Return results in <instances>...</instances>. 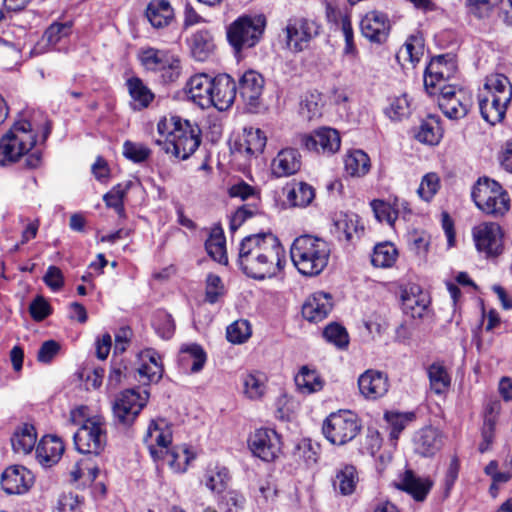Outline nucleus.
Masks as SVG:
<instances>
[{
	"mask_svg": "<svg viewBox=\"0 0 512 512\" xmlns=\"http://www.w3.org/2000/svg\"><path fill=\"white\" fill-rule=\"evenodd\" d=\"M231 480L229 470L226 467L216 466L206 473L205 485L212 492L223 493Z\"/></svg>",
	"mask_w": 512,
	"mask_h": 512,
	"instance_id": "49530a36",
	"label": "nucleus"
},
{
	"mask_svg": "<svg viewBox=\"0 0 512 512\" xmlns=\"http://www.w3.org/2000/svg\"><path fill=\"white\" fill-rule=\"evenodd\" d=\"M146 17L155 28L168 26L174 19V9L168 0H151L146 8Z\"/></svg>",
	"mask_w": 512,
	"mask_h": 512,
	"instance_id": "2f4dec72",
	"label": "nucleus"
},
{
	"mask_svg": "<svg viewBox=\"0 0 512 512\" xmlns=\"http://www.w3.org/2000/svg\"><path fill=\"white\" fill-rule=\"evenodd\" d=\"M265 25L266 20L263 15L240 16L227 28L228 42L237 53L245 48L254 47L259 42Z\"/></svg>",
	"mask_w": 512,
	"mask_h": 512,
	"instance_id": "0eeeda50",
	"label": "nucleus"
},
{
	"mask_svg": "<svg viewBox=\"0 0 512 512\" xmlns=\"http://www.w3.org/2000/svg\"><path fill=\"white\" fill-rule=\"evenodd\" d=\"M414 414H401L394 412H387L385 419L390 427V438L393 441H397L400 433L405 429L407 424L413 419Z\"/></svg>",
	"mask_w": 512,
	"mask_h": 512,
	"instance_id": "4d7b16f0",
	"label": "nucleus"
},
{
	"mask_svg": "<svg viewBox=\"0 0 512 512\" xmlns=\"http://www.w3.org/2000/svg\"><path fill=\"white\" fill-rule=\"evenodd\" d=\"M323 336L327 342L334 344L339 349L347 348L349 344V335L342 325L330 323L323 330Z\"/></svg>",
	"mask_w": 512,
	"mask_h": 512,
	"instance_id": "603ef678",
	"label": "nucleus"
},
{
	"mask_svg": "<svg viewBox=\"0 0 512 512\" xmlns=\"http://www.w3.org/2000/svg\"><path fill=\"white\" fill-rule=\"evenodd\" d=\"M395 486L421 502L427 497L433 482L429 478L418 477L412 470H406Z\"/></svg>",
	"mask_w": 512,
	"mask_h": 512,
	"instance_id": "a878e982",
	"label": "nucleus"
},
{
	"mask_svg": "<svg viewBox=\"0 0 512 512\" xmlns=\"http://www.w3.org/2000/svg\"><path fill=\"white\" fill-rule=\"evenodd\" d=\"M225 287L221 278L213 273L206 277L205 301L209 304L217 303L225 295Z\"/></svg>",
	"mask_w": 512,
	"mask_h": 512,
	"instance_id": "6e6d98bb",
	"label": "nucleus"
},
{
	"mask_svg": "<svg viewBox=\"0 0 512 512\" xmlns=\"http://www.w3.org/2000/svg\"><path fill=\"white\" fill-rule=\"evenodd\" d=\"M476 249L486 257H496L503 251V231L499 224L483 222L472 230Z\"/></svg>",
	"mask_w": 512,
	"mask_h": 512,
	"instance_id": "4468645a",
	"label": "nucleus"
},
{
	"mask_svg": "<svg viewBox=\"0 0 512 512\" xmlns=\"http://www.w3.org/2000/svg\"><path fill=\"white\" fill-rule=\"evenodd\" d=\"M29 313L34 321L40 322L52 313L49 302L41 295H38L29 305Z\"/></svg>",
	"mask_w": 512,
	"mask_h": 512,
	"instance_id": "774afa93",
	"label": "nucleus"
},
{
	"mask_svg": "<svg viewBox=\"0 0 512 512\" xmlns=\"http://www.w3.org/2000/svg\"><path fill=\"white\" fill-rule=\"evenodd\" d=\"M32 484V475L23 466H11L4 470L1 485L7 494H22L28 491Z\"/></svg>",
	"mask_w": 512,
	"mask_h": 512,
	"instance_id": "b1692460",
	"label": "nucleus"
},
{
	"mask_svg": "<svg viewBox=\"0 0 512 512\" xmlns=\"http://www.w3.org/2000/svg\"><path fill=\"white\" fill-rule=\"evenodd\" d=\"M295 384L303 394H311L323 388V380L316 370L303 366L295 376Z\"/></svg>",
	"mask_w": 512,
	"mask_h": 512,
	"instance_id": "ea45409f",
	"label": "nucleus"
},
{
	"mask_svg": "<svg viewBox=\"0 0 512 512\" xmlns=\"http://www.w3.org/2000/svg\"><path fill=\"white\" fill-rule=\"evenodd\" d=\"M212 80L207 74L201 73L190 77L186 84L188 97L203 109L211 107Z\"/></svg>",
	"mask_w": 512,
	"mask_h": 512,
	"instance_id": "393cba45",
	"label": "nucleus"
},
{
	"mask_svg": "<svg viewBox=\"0 0 512 512\" xmlns=\"http://www.w3.org/2000/svg\"><path fill=\"white\" fill-rule=\"evenodd\" d=\"M157 130L165 139H157L159 145L167 154L171 153L181 160L188 159L201 143V130L196 124L180 117L172 116L170 119L159 121Z\"/></svg>",
	"mask_w": 512,
	"mask_h": 512,
	"instance_id": "7ed1b4c3",
	"label": "nucleus"
},
{
	"mask_svg": "<svg viewBox=\"0 0 512 512\" xmlns=\"http://www.w3.org/2000/svg\"><path fill=\"white\" fill-rule=\"evenodd\" d=\"M360 230L363 228L359 227L358 216L355 214H340L334 221L333 233L340 241H352Z\"/></svg>",
	"mask_w": 512,
	"mask_h": 512,
	"instance_id": "e433bc0d",
	"label": "nucleus"
},
{
	"mask_svg": "<svg viewBox=\"0 0 512 512\" xmlns=\"http://www.w3.org/2000/svg\"><path fill=\"white\" fill-rule=\"evenodd\" d=\"M164 420H152L148 426L144 442L147 444L151 457L158 461L164 456L165 450L169 449L172 442V434Z\"/></svg>",
	"mask_w": 512,
	"mask_h": 512,
	"instance_id": "aec40b11",
	"label": "nucleus"
},
{
	"mask_svg": "<svg viewBox=\"0 0 512 512\" xmlns=\"http://www.w3.org/2000/svg\"><path fill=\"white\" fill-rule=\"evenodd\" d=\"M472 104L471 94L463 88L455 85L441 86L438 105L447 118L458 120L465 117Z\"/></svg>",
	"mask_w": 512,
	"mask_h": 512,
	"instance_id": "9b49d317",
	"label": "nucleus"
},
{
	"mask_svg": "<svg viewBox=\"0 0 512 512\" xmlns=\"http://www.w3.org/2000/svg\"><path fill=\"white\" fill-rule=\"evenodd\" d=\"M76 449L82 454L99 455L107 444L106 422L102 416H92L73 436Z\"/></svg>",
	"mask_w": 512,
	"mask_h": 512,
	"instance_id": "1a4fd4ad",
	"label": "nucleus"
},
{
	"mask_svg": "<svg viewBox=\"0 0 512 512\" xmlns=\"http://www.w3.org/2000/svg\"><path fill=\"white\" fill-rule=\"evenodd\" d=\"M359 481L357 470L352 465H345L336 472L333 486L342 495H351Z\"/></svg>",
	"mask_w": 512,
	"mask_h": 512,
	"instance_id": "58836bf2",
	"label": "nucleus"
},
{
	"mask_svg": "<svg viewBox=\"0 0 512 512\" xmlns=\"http://www.w3.org/2000/svg\"><path fill=\"white\" fill-rule=\"evenodd\" d=\"M138 59L146 71L157 74L164 84L174 83L181 76V59L169 50L142 48L138 52Z\"/></svg>",
	"mask_w": 512,
	"mask_h": 512,
	"instance_id": "39448f33",
	"label": "nucleus"
},
{
	"mask_svg": "<svg viewBox=\"0 0 512 512\" xmlns=\"http://www.w3.org/2000/svg\"><path fill=\"white\" fill-rule=\"evenodd\" d=\"M361 423L358 416L349 410L331 413L323 422L322 431L325 438L334 445H345L360 432Z\"/></svg>",
	"mask_w": 512,
	"mask_h": 512,
	"instance_id": "6e6552de",
	"label": "nucleus"
},
{
	"mask_svg": "<svg viewBox=\"0 0 512 512\" xmlns=\"http://www.w3.org/2000/svg\"><path fill=\"white\" fill-rule=\"evenodd\" d=\"M248 447L252 454L263 461H274L281 452V437L273 429L259 428L250 434Z\"/></svg>",
	"mask_w": 512,
	"mask_h": 512,
	"instance_id": "ddd939ff",
	"label": "nucleus"
},
{
	"mask_svg": "<svg viewBox=\"0 0 512 512\" xmlns=\"http://www.w3.org/2000/svg\"><path fill=\"white\" fill-rule=\"evenodd\" d=\"M271 168L276 177L293 175L301 168V155L293 148L282 149L273 159Z\"/></svg>",
	"mask_w": 512,
	"mask_h": 512,
	"instance_id": "c85d7f7f",
	"label": "nucleus"
},
{
	"mask_svg": "<svg viewBox=\"0 0 512 512\" xmlns=\"http://www.w3.org/2000/svg\"><path fill=\"white\" fill-rule=\"evenodd\" d=\"M238 265L250 278L263 280L280 273L286 263V253L273 233L251 234L239 245Z\"/></svg>",
	"mask_w": 512,
	"mask_h": 512,
	"instance_id": "f257e3e1",
	"label": "nucleus"
},
{
	"mask_svg": "<svg viewBox=\"0 0 512 512\" xmlns=\"http://www.w3.org/2000/svg\"><path fill=\"white\" fill-rule=\"evenodd\" d=\"M187 42L191 55L196 61H206L215 49L213 35L208 29L197 30Z\"/></svg>",
	"mask_w": 512,
	"mask_h": 512,
	"instance_id": "c756f323",
	"label": "nucleus"
},
{
	"mask_svg": "<svg viewBox=\"0 0 512 512\" xmlns=\"http://www.w3.org/2000/svg\"><path fill=\"white\" fill-rule=\"evenodd\" d=\"M251 336V327L247 320H237L226 330L227 340L233 344H241Z\"/></svg>",
	"mask_w": 512,
	"mask_h": 512,
	"instance_id": "5fc2aeb1",
	"label": "nucleus"
},
{
	"mask_svg": "<svg viewBox=\"0 0 512 512\" xmlns=\"http://www.w3.org/2000/svg\"><path fill=\"white\" fill-rule=\"evenodd\" d=\"M143 361L138 368L139 381L144 385L158 382L163 375V366L160 355L152 349H147L140 354Z\"/></svg>",
	"mask_w": 512,
	"mask_h": 512,
	"instance_id": "bb28decb",
	"label": "nucleus"
},
{
	"mask_svg": "<svg viewBox=\"0 0 512 512\" xmlns=\"http://www.w3.org/2000/svg\"><path fill=\"white\" fill-rule=\"evenodd\" d=\"M457 66L454 58L449 55H439L431 59L424 73V86L430 95L441 91V86H448L446 81L450 80L456 73Z\"/></svg>",
	"mask_w": 512,
	"mask_h": 512,
	"instance_id": "f8f14e48",
	"label": "nucleus"
},
{
	"mask_svg": "<svg viewBox=\"0 0 512 512\" xmlns=\"http://www.w3.org/2000/svg\"><path fill=\"white\" fill-rule=\"evenodd\" d=\"M228 194L231 198H239L243 201L252 198L253 202L260 203L257 190L244 181L232 185L228 190Z\"/></svg>",
	"mask_w": 512,
	"mask_h": 512,
	"instance_id": "338daca9",
	"label": "nucleus"
},
{
	"mask_svg": "<svg viewBox=\"0 0 512 512\" xmlns=\"http://www.w3.org/2000/svg\"><path fill=\"white\" fill-rule=\"evenodd\" d=\"M318 450V446L313 445L310 440L303 439L295 446L292 456L295 461L312 466L318 461Z\"/></svg>",
	"mask_w": 512,
	"mask_h": 512,
	"instance_id": "09e8293b",
	"label": "nucleus"
},
{
	"mask_svg": "<svg viewBox=\"0 0 512 512\" xmlns=\"http://www.w3.org/2000/svg\"><path fill=\"white\" fill-rule=\"evenodd\" d=\"M37 134L32 124L25 120L14 122L11 128L0 138V165L7 166L16 163L23 156L25 166L35 169L40 166L42 156L39 151L29 153L36 145Z\"/></svg>",
	"mask_w": 512,
	"mask_h": 512,
	"instance_id": "f03ea898",
	"label": "nucleus"
},
{
	"mask_svg": "<svg viewBox=\"0 0 512 512\" xmlns=\"http://www.w3.org/2000/svg\"><path fill=\"white\" fill-rule=\"evenodd\" d=\"M398 257V250L391 242L378 243L373 250L371 263L378 268H389L394 265Z\"/></svg>",
	"mask_w": 512,
	"mask_h": 512,
	"instance_id": "79ce46f5",
	"label": "nucleus"
},
{
	"mask_svg": "<svg viewBox=\"0 0 512 512\" xmlns=\"http://www.w3.org/2000/svg\"><path fill=\"white\" fill-rule=\"evenodd\" d=\"M148 399L147 390L126 389L122 391L112 405L115 422L123 427H130L147 405Z\"/></svg>",
	"mask_w": 512,
	"mask_h": 512,
	"instance_id": "9d476101",
	"label": "nucleus"
},
{
	"mask_svg": "<svg viewBox=\"0 0 512 512\" xmlns=\"http://www.w3.org/2000/svg\"><path fill=\"white\" fill-rule=\"evenodd\" d=\"M260 203L252 202L240 206L232 215L230 219V229L232 231L237 230L246 220L259 215Z\"/></svg>",
	"mask_w": 512,
	"mask_h": 512,
	"instance_id": "864d4df0",
	"label": "nucleus"
},
{
	"mask_svg": "<svg viewBox=\"0 0 512 512\" xmlns=\"http://www.w3.org/2000/svg\"><path fill=\"white\" fill-rule=\"evenodd\" d=\"M123 155L134 163H142L150 157L151 150L142 143L127 140L123 144Z\"/></svg>",
	"mask_w": 512,
	"mask_h": 512,
	"instance_id": "13d9d810",
	"label": "nucleus"
},
{
	"mask_svg": "<svg viewBox=\"0 0 512 512\" xmlns=\"http://www.w3.org/2000/svg\"><path fill=\"white\" fill-rule=\"evenodd\" d=\"M244 392L250 399H259L265 393V383L256 374H247L243 378Z\"/></svg>",
	"mask_w": 512,
	"mask_h": 512,
	"instance_id": "e2e57ef3",
	"label": "nucleus"
},
{
	"mask_svg": "<svg viewBox=\"0 0 512 512\" xmlns=\"http://www.w3.org/2000/svg\"><path fill=\"white\" fill-rule=\"evenodd\" d=\"M71 28V22H54L44 32V38L47 40L48 44L56 45L62 38L70 35Z\"/></svg>",
	"mask_w": 512,
	"mask_h": 512,
	"instance_id": "0e129e2a",
	"label": "nucleus"
},
{
	"mask_svg": "<svg viewBox=\"0 0 512 512\" xmlns=\"http://www.w3.org/2000/svg\"><path fill=\"white\" fill-rule=\"evenodd\" d=\"M64 452L62 441L55 436L43 437L36 447V457L44 466L57 463Z\"/></svg>",
	"mask_w": 512,
	"mask_h": 512,
	"instance_id": "7c9ffc66",
	"label": "nucleus"
},
{
	"mask_svg": "<svg viewBox=\"0 0 512 512\" xmlns=\"http://www.w3.org/2000/svg\"><path fill=\"white\" fill-rule=\"evenodd\" d=\"M211 107L219 111L229 109L237 96V84L228 74H219L212 80Z\"/></svg>",
	"mask_w": 512,
	"mask_h": 512,
	"instance_id": "f3484780",
	"label": "nucleus"
},
{
	"mask_svg": "<svg viewBox=\"0 0 512 512\" xmlns=\"http://www.w3.org/2000/svg\"><path fill=\"white\" fill-rule=\"evenodd\" d=\"M371 208L379 222L385 221L390 226L394 225L397 215L395 214L393 203L390 204L383 200L375 199L371 202Z\"/></svg>",
	"mask_w": 512,
	"mask_h": 512,
	"instance_id": "680f3d73",
	"label": "nucleus"
},
{
	"mask_svg": "<svg viewBox=\"0 0 512 512\" xmlns=\"http://www.w3.org/2000/svg\"><path fill=\"white\" fill-rule=\"evenodd\" d=\"M345 170L351 176H363L370 169V159L362 150L350 152L345 160Z\"/></svg>",
	"mask_w": 512,
	"mask_h": 512,
	"instance_id": "a18cd8bd",
	"label": "nucleus"
},
{
	"mask_svg": "<svg viewBox=\"0 0 512 512\" xmlns=\"http://www.w3.org/2000/svg\"><path fill=\"white\" fill-rule=\"evenodd\" d=\"M267 142L265 133L259 128H245L240 149L247 155L256 156L263 152Z\"/></svg>",
	"mask_w": 512,
	"mask_h": 512,
	"instance_id": "4c0bfd02",
	"label": "nucleus"
},
{
	"mask_svg": "<svg viewBox=\"0 0 512 512\" xmlns=\"http://www.w3.org/2000/svg\"><path fill=\"white\" fill-rule=\"evenodd\" d=\"M358 388L364 398L377 400L388 392V376L382 371L368 369L359 376Z\"/></svg>",
	"mask_w": 512,
	"mask_h": 512,
	"instance_id": "412c9836",
	"label": "nucleus"
},
{
	"mask_svg": "<svg viewBox=\"0 0 512 512\" xmlns=\"http://www.w3.org/2000/svg\"><path fill=\"white\" fill-rule=\"evenodd\" d=\"M301 143L309 151L331 155L339 150L341 139L337 130L322 127L312 134L303 135Z\"/></svg>",
	"mask_w": 512,
	"mask_h": 512,
	"instance_id": "dca6fc26",
	"label": "nucleus"
},
{
	"mask_svg": "<svg viewBox=\"0 0 512 512\" xmlns=\"http://www.w3.org/2000/svg\"><path fill=\"white\" fill-rule=\"evenodd\" d=\"M440 137L438 126L429 121H423L415 134V138L419 142L429 145L438 144Z\"/></svg>",
	"mask_w": 512,
	"mask_h": 512,
	"instance_id": "052dcab7",
	"label": "nucleus"
},
{
	"mask_svg": "<svg viewBox=\"0 0 512 512\" xmlns=\"http://www.w3.org/2000/svg\"><path fill=\"white\" fill-rule=\"evenodd\" d=\"M263 76L254 70H248L239 78L237 94L250 108H257L264 89Z\"/></svg>",
	"mask_w": 512,
	"mask_h": 512,
	"instance_id": "a211bd4d",
	"label": "nucleus"
},
{
	"mask_svg": "<svg viewBox=\"0 0 512 512\" xmlns=\"http://www.w3.org/2000/svg\"><path fill=\"white\" fill-rule=\"evenodd\" d=\"M424 46L422 39L416 36H410L400 50L404 60H409L412 64L418 63L423 55Z\"/></svg>",
	"mask_w": 512,
	"mask_h": 512,
	"instance_id": "bf43d9fd",
	"label": "nucleus"
},
{
	"mask_svg": "<svg viewBox=\"0 0 512 512\" xmlns=\"http://www.w3.org/2000/svg\"><path fill=\"white\" fill-rule=\"evenodd\" d=\"M322 96L317 91L307 92L301 97L300 114L307 120L317 119L322 115Z\"/></svg>",
	"mask_w": 512,
	"mask_h": 512,
	"instance_id": "c03bdc74",
	"label": "nucleus"
},
{
	"mask_svg": "<svg viewBox=\"0 0 512 512\" xmlns=\"http://www.w3.org/2000/svg\"><path fill=\"white\" fill-rule=\"evenodd\" d=\"M330 244L323 238L301 235L294 239L290 248V257L297 270L305 276L320 275L330 259Z\"/></svg>",
	"mask_w": 512,
	"mask_h": 512,
	"instance_id": "20e7f679",
	"label": "nucleus"
},
{
	"mask_svg": "<svg viewBox=\"0 0 512 512\" xmlns=\"http://www.w3.org/2000/svg\"><path fill=\"white\" fill-rule=\"evenodd\" d=\"M511 99L492 94L490 91H480L478 106L482 118L489 124L501 122L506 114Z\"/></svg>",
	"mask_w": 512,
	"mask_h": 512,
	"instance_id": "6ab92c4d",
	"label": "nucleus"
},
{
	"mask_svg": "<svg viewBox=\"0 0 512 512\" xmlns=\"http://www.w3.org/2000/svg\"><path fill=\"white\" fill-rule=\"evenodd\" d=\"M439 189V177L435 173L426 174L417 190L418 195L425 201H430Z\"/></svg>",
	"mask_w": 512,
	"mask_h": 512,
	"instance_id": "69168bd1",
	"label": "nucleus"
},
{
	"mask_svg": "<svg viewBox=\"0 0 512 512\" xmlns=\"http://www.w3.org/2000/svg\"><path fill=\"white\" fill-rule=\"evenodd\" d=\"M384 112L392 121H401L407 118L411 114V103L408 95L403 94L392 98Z\"/></svg>",
	"mask_w": 512,
	"mask_h": 512,
	"instance_id": "8fccbe9b",
	"label": "nucleus"
},
{
	"mask_svg": "<svg viewBox=\"0 0 512 512\" xmlns=\"http://www.w3.org/2000/svg\"><path fill=\"white\" fill-rule=\"evenodd\" d=\"M37 441L36 429L31 424H23L13 434L11 443L16 453L27 455L35 447Z\"/></svg>",
	"mask_w": 512,
	"mask_h": 512,
	"instance_id": "c9c22d12",
	"label": "nucleus"
},
{
	"mask_svg": "<svg viewBox=\"0 0 512 512\" xmlns=\"http://www.w3.org/2000/svg\"><path fill=\"white\" fill-rule=\"evenodd\" d=\"M441 446V433L433 427L421 429L415 439L416 451L425 457L434 455Z\"/></svg>",
	"mask_w": 512,
	"mask_h": 512,
	"instance_id": "473e14b6",
	"label": "nucleus"
},
{
	"mask_svg": "<svg viewBox=\"0 0 512 512\" xmlns=\"http://www.w3.org/2000/svg\"><path fill=\"white\" fill-rule=\"evenodd\" d=\"M320 25L311 19H290L286 26L288 45L294 51H302L319 34Z\"/></svg>",
	"mask_w": 512,
	"mask_h": 512,
	"instance_id": "2eb2a0df",
	"label": "nucleus"
},
{
	"mask_svg": "<svg viewBox=\"0 0 512 512\" xmlns=\"http://www.w3.org/2000/svg\"><path fill=\"white\" fill-rule=\"evenodd\" d=\"M315 193L312 186L307 183H297L289 192L288 199L294 206L305 207L314 199Z\"/></svg>",
	"mask_w": 512,
	"mask_h": 512,
	"instance_id": "3c124183",
	"label": "nucleus"
},
{
	"mask_svg": "<svg viewBox=\"0 0 512 512\" xmlns=\"http://www.w3.org/2000/svg\"><path fill=\"white\" fill-rule=\"evenodd\" d=\"M360 29L365 38L375 43H383L390 31L389 19L382 12L370 11L362 18Z\"/></svg>",
	"mask_w": 512,
	"mask_h": 512,
	"instance_id": "4be33fe9",
	"label": "nucleus"
},
{
	"mask_svg": "<svg viewBox=\"0 0 512 512\" xmlns=\"http://www.w3.org/2000/svg\"><path fill=\"white\" fill-rule=\"evenodd\" d=\"M206 360V353L198 344L183 346L178 356L180 369L186 374L198 373L201 371Z\"/></svg>",
	"mask_w": 512,
	"mask_h": 512,
	"instance_id": "cd10ccee",
	"label": "nucleus"
},
{
	"mask_svg": "<svg viewBox=\"0 0 512 512\" xmlns=\"http://www.w3.org/2000/svg\"><path fill=\"white\" fill-rule=\"evenodd\" d=\"M333 308L332 297L325 292H315L302 305L303 317L313 323L324 320Z\"/></svg>",
	"mask_w": 512,
	"mask_h": 512,
	"instance_id": "5701e85b",
	"label": "nucleus"
},
{
	"mask_svg": "<svg viewBox=\"0 0 512 512\" xmlns=\"http://www.w3.org/2000/svg\"><path fill=\"white\" fill-rule=\"evenodd\" d=\"M208 255L220 264L226 265L228 257L226 252V238L220 226H214L205 242Z\"/></svg>",
	"mask_w": 512,
	"mask_h": 512,
	"instance_id": "f704fd0d",
	"label": "nucleus"
},
{
	"mask_svg": "<svg viewBox=\"0 0 512 512\" xmlns=\"http://www.w3.org/2000/svg\"><path fill=\"white\" fill-rule=\"evenodd\" d=\"M481 91H490L494 95L512 99V85L504 74L495 73L487 76Z\"/></svg>",
	"mask_w": 512,
	"mask_h": 512,
	"instance_id": "de8ad7c7",
	"label": "nucleus"
},
{
	"mask_svg": "<svg viewBox=\"0 0 512 512\" xmlns=\"http://www.w3.org/2000/svg\"><path fill=\"white\" fill-rule=\"evenodd\" d=\"M132 186L131 181H125L122 183H119L115 185L109 192H107L103 200L105 204L113 208L116 213L119 215V217L123 218L125 217V208L123 200L127 194V192L130 190Z\"/></svg>",
	"mask_w": 512,
	"mask_h": 512,
	"instance_id": "37998d69",
	"label": "nucleus"
},
{
	"mask_svg": "<svg viewBox=\"0 0 512 512\" xmlns=\"http://www.w3.org/2000/svg\"><path fill=\"white\" fill-rule=\"evenodd\" d=\"M431 390L441 395L445 393L451 384L450 375L444 365L440 363H433L427 369Z\"/></svg>",
	"mask_w": 512,
	"mask_h": 512,
	"instance_id": "a19ab883",
	"label": "nucleus"
},
{
	"mask_svg": "<svg viewBox=\"0 0 512 512\" xmlns=\"http://www.w3.org/2000/svg\"><path fill=\"white\" fill-rule=\"evenodd\" d=\"M126 86L132 99L133 109L135 110L147 108L155 98L154 93L139 77L129 78L126 81Z\"/></svg>",
	"mask_w": 512,
	"mask_h": 512,
	"instance_id": "72a5a7b5",
	"label": "nucleus"
},
{
	"mask_svg": "<svg viewBox=\"0 0 512 512\" xmlns=\"http://www.w3.org/2000/svg\"><path fill=\"white\" fill-rule=\"evenodd\" d=\"M471 196L476 206L487 215L501 217L510 209L508 193L495 180L480 178Z\"/></svg>",
	"mask_w": 512,
	"mask_h": 512,
	"instance_id": "423d86ee",
	"label": "nucleus"
}]
</instances>
